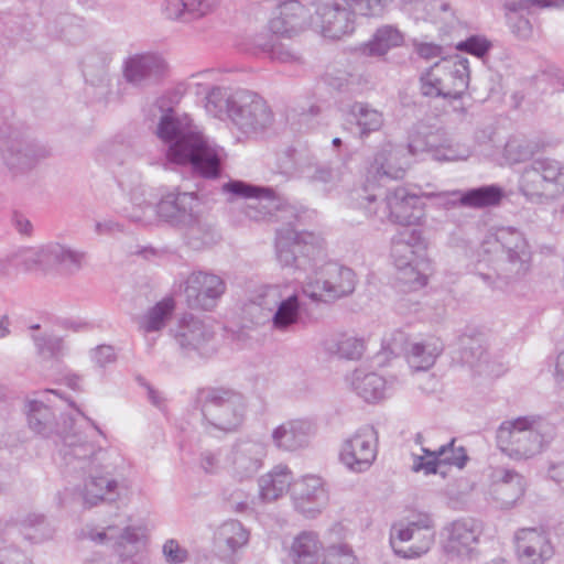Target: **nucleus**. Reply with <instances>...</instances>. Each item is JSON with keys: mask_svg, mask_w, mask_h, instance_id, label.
I'll return each instance as SVG.
<instances>
[{"mask_svg": "<svg viewBox=\"0 0 564 564\" xmlns=\"http://www.w3.org/2000/svg\"><path fill=\"white\" fill-rule=\"evenodd\" d=\"M0 564H33L32 560L22 551L18 550L13 543L0 546Z\"/></svg>", "mask_w": 564, "mask_h": 564, "instance_id": "obj_62", "label": "nucleus"}, {"mask_svg": "<svg viewBox=\"0 0 564 564\" xmlns=\"http://www.w3.org/2000/svg\"><path fill=\"white\" fill-rule=\"evenodd\" d=\"M355 288L356 275L351 269L328 262L306 278L303 292L312 301L327 303L351 294Z\"/></svg>", "mask_w": 564, "mask_h": 564, "instance_id": "obj_11", "label": "nucleus"}, {"mask_svg": "<svg viewBox=\"0 0 564 564\" xmlns=\"http://www.w3.org/2000/svg\"><path fill=\"white\" fill-rule=\"evenodd\" d=\"M516 549L523 564H544L554 554L547 534L535 528L521 529L516 533Z\"/></svg>", "mask_w": 564, "mask_h": 564, "instance_id": "obj_25", "label": "nucleus"}, {"mask_svg": "<svg viewBox=\"0 0 564 564\" xmlns=\"http://www.w3.org/2000/svg\"><path fill=\"white\" fill-rule=\"evenodd\" d=\"M301 308L297 294L285 291L274 313L269 314L272 328L279 332L291 330L301 319Z\"/></svg>", "mask_w": 564, "mask_h": 564, "instance_id": "obj_39", "label": "nucleus"}, {"mask_svg": "<svg viewBox=\"0 0 564 564\" xmlns=\"http://www.w3.org/2000/svg\"><path fill=\"white\" fill-rule=\"evenodd\" d=\"M315 424L310 420H289L272 432L273 444L282 451L294 452L308 446L315 435Z\"/></svg>", "mask_w": 564, "mask_h": 564, "instance_id": "obj_28", "label": "nucleus"}, {"mask_svg": "<svg viewBox=\"0 0 564 564\" xmlns=\"http://www.w3.org/2000/svg\"><path fill=\"white\" fill-rule=\"evenodd\" d=\"M348 117V121L356 126V134L360 139H365L370 133L379 131L384 123L383 113L362 101H355L349 106Z\"/></svg>", "mask_w": 564, "mask_h": 564, "instance_id": "obj_35", "label": "nucleus"}, {"mask_svg": "<svg viewBox=\"0 0 564 564\" xmlns=\"http://www.w3.org/2000/svg\"><path fill=\"white\" fill-rule=\"evenodd\" d=\"M163 555L169 564H183L188 558V552L176 540H167L163 545Z\"/></svg>", "mask_w": 564, "mask_h": 564, "instance_id": "obj_61", "label": "nucleus"}, {"mask_svg": "<svg viewBox=\"0 0 564 564\" xmlns=\"http://www.w3.org/2000/svg\"><path fill=\"white\" fill-rule=\"evenodd\" d=\"M534 153L533 145L524 139L512 138L505 145V154L513 163L525 161Z\"/></svg>", "mask_w": 564, "mask_h": 564, "instance_id": "obj_53", "label": "nucleus"}, {"mask_svg": "<svg viewBox=\"0 0 564 564\" xmlns=\"http://www.w3.org/2000/svg\"><path fill=\"white\" fill-rule=\"evenodd\" d=\"M354 200L369 219L381 224L410 227L416 225L423 216L421 196L401 186L387 191L384 196L365 186L356 191Z\"/></svg>", "mask_w": 564, "mask_h": 564, "instance_id": "obj_6", "label": "nucleus"}, {"mask_svg": "<svg viewBox=\"0 0 564 564\" xmlns=\"http://www.w3.org/2000/svg\"><path fill=\"white\" fill-rule=\"evenodd\" d=\"M26 417L29 427L44 438L57 440L63 436L67 429H72L73 421L61 415L63 424L57 421L55 411L43 402L33 400L28 403Z\"/></svg>", "mask_w": 564, "mask_h": 564, "instance_id": "obj_26", "label": "nucleus"}, {"mask_svg": "<svg viewBox=\"0 0 564 564\" xmlns=\"http://www.w3.org/2000/svg\"><path fill=\"white\" fill-rule=\"evenodd\" d=\"M219 0H186V10L188 21L202 18L212 12Z\"/></svg>", "mask_w": 564, "mask_h": 564, "instance_id": "obj_60", "label": "nucleus"}, {"mask_svg": "<svg viewBox=\"0 0 564 564\" xmlns=\"http://www.w3.org/2000/svg\"><path fill=\"white\" fill-rule=\"evenodd\" d=\"M36 355L43 360L59 361L68 354V346L61 336L50 333L31 334Z\"/></svg>", "mask_w": 564, "mask_h": 564, "instance_id": "obj_45", "label": "nucleus"}, {"mask_svg": "<svg viewBox=\"0 0 564 564\" xmlns=\"http://www.w3.org/2000/svg\"><path fill=\"white\" fill-rule=\"evenodd\" d=\"M315 2L288 0L280 6V13L269 22V29L274 34L293 36L299 32L314 26Z\"/></svg>", "mask_w": 564, "mask_h": 564, "instance_id": "obj_17", "label": "nucleus"}, {"mask_svg": "<svg viewBox=\"0 0 564 564\" xmlns=\"http://www.w3.org/2000/svg\"><path fill=\"white\" fill-rule=\"evenodd\" d=\"M285 291L288 289L280 285H265L259 290L249 306L250 314L254 315L258 311L260 312L257 323L269 322V314L274 313Z\"/></svg>", "mask_w": 564, "mask_h": 564, "instance_id": "obj_43", "label": "nucleus"}, {"mask_svg": "<svg viewBox=\"0 0 564 564\" xmlns=\"http://www.w3.org/2000/svg\"><path fill=\"white\" fill-rule=\"evenodd\" d=\"M174 302L172 299H165L151 307L144 316L142 327L147 333L158 332L165 326L166 321L172 315Z\"/></svg>", "mask_w": 564, "mask_h": 564, "instance_id": "obj_48", "label": "nucleus"}, {"mask_svg": "<svg viewBox=\"0 0 564 564\" xmlns=\"http://www.w3.org/2000/svg\"><path fill=\"white\" fill-rule=\"evenodd\" d=\"M170 332L184 355L202 350L214 336L213 330L192 314L185 315Z\"/></svg>", "mask_w": 564, "mask_h": 564, "instance_id": "obj_29", "label": "nucleus"}, {"mask_svg": "<svg viewBox=\"0 0 564 564\" xmlns=\"http://www.w3.org/2000/svg\"><path fill=\"white\" fill-rule=\"evenodd\" d=\"M54 529L42 514H28L21 523L6 522L0 524V543H14L19 536L32 544L52 539Z\"/></svg>", "mask_w": 564, "mask_h": 564, "instance_id": "obj_22", "label": "nucleus"}, {"mask_svg": "<svg viewBox=\"0 0 564 564\" xmlns=\"http://www.w3.org/2000/svg\"><path fill=\"white\" fill-rule=\"evenodd\" d=\"M397 269L399 271L398 280L408 284L410 288L416 289L426 284V275L420 271L419 261Z\"/></svg>", "mask_w": 564, "mask_h": 564, "instance_id": "obj_56", "label": "nucleus"}, {"mask_svg": "<svg viewBox=\"0 0 564 564\" xmlns=\"http://www.w3.org/2000/svg\"><path fill=\"white\" fill-rule=\"evenodd\" d=\"M140 542L139 529L133 527L124 528L119 534L118 529L115 531L113 547L121 555L124 554L127 546H134Z\"/></svg>", "mask_w": 564, "mask_h": 564, "instance_id": "obj_58", "label": "nucleus"}, {"mask_svg": "<svg viewBox=\"0 0 564 564\" xmlns=\"http://www.w3.org/2000/svg\"><path fill=\"white\" fill-rule=\"evenodd\" d=\"M491 47V43L481 36L473 35L465 41H460L456 48L462 52L473 54L477 57L485 56Z\"/></svg>", "mask_w": 564, "mask_h": 564, "instance_id": "obj_57", "label": "nucleus"}, {"mask_svg": "<svg viewBox=\"0 0 564 564\" xmlns=\"http://www.w3.org/2000/svg\"><path fill=\"white\" fill-rule=\"evenodd\" d=\"M20 135H22V131L13 109L10 106L2 107L0 109V143Z\"/></svg>", "mask_w": 564, "mask_h": 564, "instance_id": "obj_52", "label": "nucleus"}, {"mask_svg": "<svg viewBox=\"0 0 564 564\" xmlns=\"http://www.w3.org/2000/svg\"><path fill=\"white\" fill-rule=\"evenodd\" d=\"M68 430L57 440L62 443L59 454L66 474L88 476L83 490L84 505L91 508L100 502L116 501L119 489L127 487L121 473L123 459L117 453L95 445L87 435Z\"/></svg>", "mask_w": 564, "mask_h": 564, "instance_id": "obj_1", "label": "nucleus"}, {"mask_svg": "<svg viewBox=\"0 0 564 564\" xmlns=\"http://www.w3.org/2000/svg\"><path fill=\"white\" fill-rule=\"evenodd\" d=\"M403 41V34L395 26L387 24L378 28L372 37L359 46V52L367 57H381L391 48L401 46Z\"/></svg>", "mask_w": 564, "mask_h": 564, "instance_id": "obj_36", "label": "nucleus"}, {"mask_svg": "<svg viewBox=\"0 0 564 564\" xmlns=\"http://www.w3.org/2000/svg\"><path fill=\"white\" fill-rule=\"evenodd\" d=\"M393 239H397L398 241L403 242L413 249H416V251L421 252L422 254L426 248L422 232L419 229H405L404 231H401L399 235H397Z\"/></svg>", "mask_w": 564, "mask_h": 564, "instance_id": "obj_63", "label": "nucleus"}, {"mask_svg": "<svg viewBox=\"0 0 564 564\" xmlns=\"http://www.w3.org/2000/svg\"><path fill=\"white\" fill-rule=\"evenodd\" d=\"M420 90L421 94L430 98L442 97L446 99L445 88H443V80L441 79L440 69L437 63L431 66L420 77Z\"/></svg>", "mask_w": 564, "mask_h": 564, "instance_id": "obj_49", "label": "nucleus"}, {"mask_svg": "<svg viewBox=\"0 0 564 564\" xmlns=\"http://www.w3.org/2000/svg\"><path fill=\"white\" fill-rule=\"evenodd\" d=\"M494 477L491 486L494 499L502 508L512 507L524 494V478L511 469H498Z\"/></svg>", "mask_w": 564, "mask_h": 564, "instance_id": "obj_33", "label": "nucleus"}, {"mask_svg": "<svg viewBox=\"0 0 564 564\" xmlns=\"http://www.w3.org/2000/svg\"><path fill=\"white\" fill-rule=\"evenodd\" d=\"M297 221H288L276 228V257L283 267L306 272L313 268L312 261L319 250L314 243V234L299 230Z\"/></svg>", "mask_w": 564, "mask_h": 564, "instance_id": "obj_10", "label": "nucleus"}, {"mask_svg": "<svg viewBox=\"0 0 564 564\" xmlns=\"http://www.w3.org/2000/svg\"><path fill=\"white\" fill-rule=\"evenodd\" d=\"M44 270H54L61 275L72 276L78 273L86 264L85 251L73 249L59 242H48L42 246Z\"/></svg>", "mask_w": 564, "mask_h": 564, "instance_id": "obj_24", "label": "nucleus"}, {"mask_svg": "<svg viewBox=\"0 0 564 564\" xmlns=\"http://www.w3.org/2000/svg\"><path fill=\"white\" fill-rule=\"evenodd\" d=\"M41 251L42 246L39 248L19 247L6 256V262L15 267H21L25 272H30L36 268H42L44 270V260Z\"/></svg>", "mask_w": 564, "mask_h": 564, "instance_id": "obj_47", "label": "nucleus"}, {"mask_svg": "<svg viewBox=\"0 0 564 564\" xmlns=\"http://www.w3.org/2000/svg\"><path fill=\"white\" fill-rule=\"evenodd\" d=\"M556 435V426L541 415L503 421L496 432L499 449L512 459H529L540 454Z\"/></svg>", "mask_w": 564, "mask_h": 564, "instance_id": "obj_5", "label": "nucleus"}, {"mask_svg": "<svg viewBox=\"0 0 564 564\" xmlns=\"http://www.w3.org/2000/svg\"><path fill=\"white\" fill-rule=\"evenodd\" d=\"M354 13L364 17H381L393 0H343Z\"/></svg>", "mask_w": 564, "mask_h": 564, "instance_id": "obj_50", "label": "nucleus"}, {"mask_svg": "<svg viewBox=\"0 0 564 564\" xmlns=\"http://www.w3.org/2000/svg\"><path fill=\"white\" fill-rule=\"evenodd\" d=\"M164 13L170 20L187 22L186 0H165Z\"/></svg>", "mask_w": 564, "mask_h": 564, "instance_id": "obj_64", "label": "nucleus"}, {"mask_svg": "<svg viewBox=\"0 0 564 564\" xmlns=\"http://www.w3.org/2000/svg\"><path fill=\"white\" fill-rule=\"evenodd\" d=\"M167 64L155 53H141L129 56L123 63L126 80L137 87L158 84L165 75Z\"/></svg>", "mask_w": 564, "mask_h": 564, "instance_id": "obj_19", "label": "nucleus"}, {"mask_svg": "<svg viewBox=\"0 0 564 564\" xmlns=\"http://www.w3.org/2000/svg\"><path fill=\"white\" fill-rule=\"evenodd\" d=\"M184 240L194 250H200L216 243L220 236L215 225L196 212L191 221L184 224Z\"/></svg>", "mask_w": 564, "mask_h": 564, "instance_id": "obj_34", "label": "nucleus"}, {"mask_svg": "<svg viewBox=\"0 0 564 564\" xmlns=\"http://www.w3.org/2000/svg\"><path fill=\"white\" fill-rule=\"evenodd\" d=\"M199 203L194 193L170 192L161 197L155 205L156 216L170 224L181 228L191 221L192 216L197 212Z\"/></svg>", "mask_w": 564, "mask_h": 564, "instance_id": "obj_21", "label": "nucleus"}, {"mask_svg": "<svg viewBox=\"0 0 564 564\" xmlns=\"http://www.w3.org/2000/svg\"><path fill=\"white\" fill-rule=\"evenodd\" d=\"M314 26L321 28L325 37L340 39L355 30L354 11L341 0V3L315 2Z\"/></svg>", "mask_w": 564, "mask_h": 564, "instance_id": "obj_18", "label": "nucleus"}, {"mask_svg": "<svg viewBox=\"0 0 564 564\" xmlns=\"http://www.w3.org/2000/svg\"><path fill=\"white\" fill-rule=\"evenodd\" d=\"M223 191L237 197L251 199L243 212L246 217L251 220H274L282 221L283 225L288 221L297 220L293 207L283 204L282 199L270 187L231 180L223 185Z\"/></svg>", "mask_w": 564, "mask_h": 564, "instance_id": "obj_9", "label": "nucleus"}, {"mask_svg": "<svg viewBox=\"0 0 564 564\" xmlns=\"http://www.w3.org/2000/svg\"><path fill=\"white\" fill-rule=\"evenodd\" d=\"M422 452L424 453L425 457L419 456L413 465L414 471L424 470L426 475L430 474H436L437 473V466L441 463V459L437 455V449L431 451L429 448H422Z\"/></svg>", "mask_w": 564, "mask_h": 564, "instance_id": "obj_59", "label": "nucleus"}, {"mask_svg": "<svg viewBox=\"0 0 564 564\" xmlns=\"http://www.w3.org/2000/svg\"><path fill=\"white\" fill-rule=\"evenodd\" d=\"M352 386L356 392L367 402H376L386 397L387 382L384 378L375 372L360 376V372L356 371Z\"/></svg>", "mask_w": 564, "mask_h": 564, "instance_id": "obj_46", "label": "nucleus"}, {"mask_svg": "<svg viewBox=\"0 0 564 564\" xmlns=\"http://www.w3.org/2000/svg\"><path fill=\"white\" fill-rule=\"evenodd\" d=\"M437 455L442 464L453 465L463 468L468 460V456L463 446H455V438L437 448Z\"/></svg>", "mask_w": 564, "mask_h": 564, "instance_id": "obj_51", "label": "nucleus"}, {"mask_svg": "<svg viewBox=\"0 0 564 564\" xmlns=\"http://www.w3.org/2000/svg\"><path fill=\"white\" fill-rule=\"evenodd\" d=\"M482 532L479 521L473 518L455 520L443 529V551L452 558L469 557Z\"/></svg>", "mask_w": 564, "mask_h": 564, "instance_id": "obj_16", "label": "nucleus"}, {"mask_svg": "<svg viewBox=\"0 0 564 564\" xmlns=\"http://www.w3.org/2000/svg\"><path fill=\"white\" fill-rule=\"evenodd\" d=\"M323 348L328 355L356 360L364 354L365 341L348 333H335L323 340Z\"/></svg>", "mask_w": 564, "mask_h": 564, "instance_id": "obj_38", "label": "nucleus"}, {"mask_svg": "<svg viewBox=\"0 0 564 564\" xmlns=\"http://www.w3.org/2000/svg\"><path fill=\"white\" fill-rule=\"evenodd\" d=\"M224 499L227 507L235 512L246 513L252 511L253 498L243 489L235 488L232 490H226Z\"/></svg>", "mask_w": 564, "mask_h": 564, "instance_id": "obj_54", "label": "nucleus"}, {"mask_svg": "<svg viewBox=\"0 0 564 564\" xmlns=\"http://www.w3.org/2000/svg\"><path fill=\"white\" fill-rule=\"evenodd\" d=\"M296 171L303 180L310 183L333 184L341 180V173L328 164L319 163L314 156L301 158Z\"/></svg>", "mask_w": 564, "mask_h": 564, "instance_id": "obj_42", "label": "nucleus"}, {"mask_svg": "<svg viewBox=\"0 0 564 564\" xmlns=\"http://www.w3.org/2000/svg\"><path fill=\"white\" fill-rule=\"evenodd\" d=\"M292 482L291 471L286 466H276L259 479V494L263 501H274L286 492Z\"/></svg>", "mask_w": 564, "mask_h": 564, "instance_id": "obj_41", "label": "nucleus"}, {"mask_svg": "<svg viewBox=\"0 0 564 564\" xmlns=\"http://www.w3.org/2000/svg\"><path fill=\"white\" fill-rule=\"evenodd\" d=\"M249 541V531L237 520L224 522L215 532L216 547L226 555H231Z\"/></svg>", "mask_w": 564, "mask_h": 564, "instance_id": "obj_37", "label": "nucleus"}, {"mask_svg": "<svg viewBox=\"0 0 564 564\" xmlns=\"http://www.w3.org/2000/svg\"><path fill=\"white\" fill-rule=\"evenodd\" d=\"M0 152L4 165L15 175L31 171L52 155L51 148L23 135L0 143Z\"/></svg>", "mask_w": 564, "mask_h": 564, "instance_id": "obj_13", "label": "nucleus"}, {"mask_svg": "<svg viewBox=\"0 0 564 564\" xmlns=\"http://www.w3.org/2000/svg\"><path fill=\"white\" fill-rule=\"evenodd\" d=\"M205 109L215 118L229 119L246 135L262 132L273 122L267 101L245 89L231 93L227 88L214 87L206 96Z\"/></svg>", "mask_w": 564, "mask_h": 564, "instance_id": "obj_3", "label": "nucleus"}, {"mask_svg": "<svg viewBox=\"0 0 564 564\" xmlns=\"http://www.w3.org/2000/svg\"><path fill=\"white\" fill-rule=\"evenodd\" d=\"M448 196L446 204L452 206H463L469 208H486L498 205L503 198V191L500 186L482 185L469 188L467 191H453L444 194Z\"/></svg>", "mask_w": 564, "mask_h": 564, "instance_id": "obj_31", "label": "nucleus"}, {"mask_svg": "<svg viewBox=\"0 0 564 564\" xmlns=\"http://www.w3.org/2000/svg\"><path fill=\"white\" fill-rule=\"evenodd\" d=\"M393 346L404 344L401 350L405 354L408 364L416 371L427 370L435 364L444 346L438 338L430 337L421 341H408L402 332H397L392 338Z\"/></svg>", "mask_w": 564, "mask_h": 564, "instance_id": "obj_27", "label": "nucleus"}, {"mask_svg": "<svg viewBox=\"0 0 564 564\" xmlns=\"http://www.w3.org/2000/svg\"><path fill=\"white\" fill-rule=\"evenodd\" d=\"M434 524L430 514L419 512L392 527L391 545L402 557H419L434 543Z\"/></svg>", "mask_w": 564, "mask_h": 564, "instance_id": "obj_12", "label": "nucleus"}, {"mask_svg": "<svg viewBox=\"0 0 564 564\" xmlns=\"http://www.w3.org/2000/svg\"><path fill=\"white\" fill-rule=\"evenodd\" d=\"M377 431L372 426L360 427L343 443L340 462L354 473L368 470L377 457Z\"/></svg>", "mask_w": 564, "mask_h": 564, "instance_id": "obj_14", "label": "nucleus"}, {"mask_svg": "<svg viewBox=\"0 0 564 564\" xmlns=\"http://www.w3.org/2000/svg\"><path fill=\"white\" fill-rule=\"evenodd\" d=\"M409 167L405 150L391 143L383 144L368 167V176L375 180H402Z\"/></svg>", "mask_w": 564, "mask_h": 564, "instance_id": "obj_23", "label": "nucleus"}, {"mask_svg": "<svg viewBox=\"0 0 564 564\" xmlns=\"http://www.w3.org/2000/svg\"><path fill=\"white\" fill-rule=\"evenodd\" d=\"M446 99H460L469 85V62L456 55L437 62Z\"/></svg>", "mask_w": 564, "mask_h": 564, "instance_id": "obj_30", "label": "nucleus"}, {"mask_svg": "<svg viewBox=\"0 0 564 564\" xmlns=\"http://www.w3.org/2000/svg\"><path fill=\"white\" fill-rule=\"evenodd\" d=\"M206 427L224 433L236 432L243 423L247 399L238 390L228 387H206L195 398Z\"/></svg>", "mask_w": 564, "mask_h": 564, "instance_id": "obj_7", "label": "nucleus"}, {"mask_svg": "<svg viewBox=\"0 0 564 564\" xmlns=\"http://www.w3.org/2000/svg\"><path fill=\"white\" fill-rule=\"evenodd\" d=\"M264 456L263 443L249 438L238 440L228 456L234 477L243 480L254 476L261 468Z\"/></svg>", "mask_w": 564, "mask_h": 564, "instance_id": "obj_20", "label": "nucleus"}, {"mask_svg": "<svg viewBox=\"0 0 564 564\" xmlns=\"http://www.w3.org/2000/svg\"><path fill=\"white\" fill-rule=\"evenodd\" d=\"M496 258L487 270L484 261L477 265V275L491 289L505 290L523 279L531 268V251L523 235L512 228H502L496 235Z\"/></svg>", "mask_w": 564, "mask_h": 564, "instance_id": "obj_4", "label": "nucleus"}, {"mask_svg": "<svg viewBox=\"0 0 564 564\" xmlns=\"http://www.w3.org/2000/svg\"><path fill=\"white\" fill-rule=\"evenodd\" d=\"M322 544L313 532H302L291 546L290 556L295 564H321Z\"/></svg>", "mask_w": 564, "mask_h": 564, "instance_id": "obj_44", "label": "nucleus"}, {"mask_svg": "<svg viewBox=\"0 0 564 564\" xmlns=\"http://www.w3.org/2000/svg\"><path fill=\"white\" fill-rule=\"evenodd\" d=\"M391 256L395 268H404V265H410L411 262H416L422 253L397 239H392Z\"/></svg>", "mask_w": 564, "mask_h": 564, "instance_id": "obj_55", "label": "nucleus"}, {"mask_svg": "<svg viewBox=\"0 0 564 564\" xmlns=\"http://www.w3.org/2000/svg\"><path fill=\"white\" fill-rule=\"evenodd\" d=\"M158 137L166 144L169 162L187 165L205 178H216L221 171L219 150L193 124L186 115L169 108L160 118Z\"/></svg>", "mask_w": 564, "mask_h": 564, "instance_id": "obj_2", "label": "nucleus"}, {"mask_svg": "<svg viewBox=\"0 0 564 564\" xmlns=\"http://www.w3.org/2000/svg\"><path fill=\"white\" fill-rule=\"evenodd\" d=\"M292 496L296 508L303 513H314L326 503L327 496L322 479L306 476L292 485Z\"/></svg>", "mask_w": 564, "mask_h": 564, "instance_id": "obj_32", "label": "nucleus"}, {"mask_svg": "<svg viewBox=\"0 0 564 564\" xmlns=\"http://www.w3.org/2000/svg\"><path fill=\"white\" fill-rule=\"evenodd\" d=\"M443 137L444 132L441 130L431 132L424 137L420 133L412 135L408 144V152L416 155L424 152H438L440 149H444L445 152L442 155H436L437 159H443L445 161L456 160L457 156L451 148L448 140Z\"/></svg>", "mask_w": 564, "mask_h": 564, "instance_id": "obj_40", "label": "nucleus"}, {"mask_svg": "<svg viewBox=\"0 0 564 564\" xmlns=\"http://www.w3.org/2000/svg\"><path fill=\"white\" fill-rule=\"evenodd\" d=\"M225 288L220 276L202 270L194 271L185 281L186 304L193 310L209 311L216 305Z\"/></svg>", "mask_w": 564, "mask_h": 564, "instance_id": "obj_15", "label": "nucleus"}, {"mask_svg": "<svg viewBox=\"0 0 564 564\" xmlns=\"http://www.w3.org/2000/svg\"><path fill=\"white\" fill-rule=\"evenodd\" d=\"M518 186L531 203L555 199L564 194V163L551 158L534 159L522 169Z\"/></svg>", "mask_w": 564, "mask_h": 564, "instance_id": "obj_8", "label": "nucleus"}]
</instances>
